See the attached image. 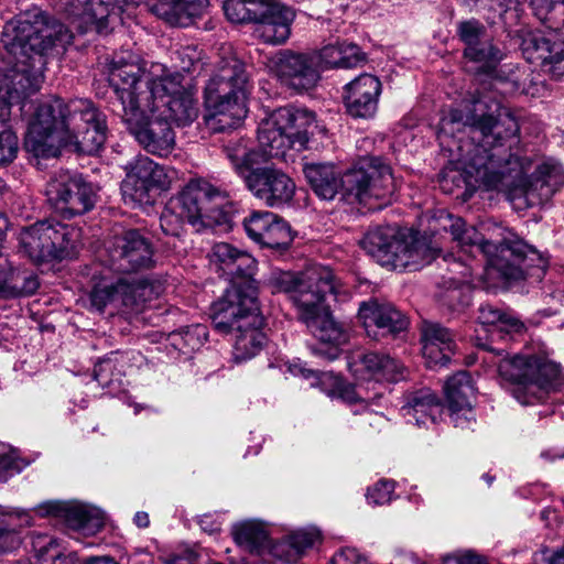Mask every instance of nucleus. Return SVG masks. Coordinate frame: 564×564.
Wrapping results in <instances>:
<instances>
[{
	"label": "nucleus",
	"instance_id": "obj_9",
	"mask_svg": "<svg viewBox=\"0 0 564 564\" xmlns=\"http://www.w3.org/2000/svg\"><path fill=\"white\" fill-rule=\"evenodd\" d=\"M138 68L112 73L109 69V84L122 106V121L137 142L149 153L160 156L169 155L175 147V132L171 123L147 108L131 87L135 84Z\"/></svg>",
	"mask_w": 564,
	"mask_h": 564
},
{
	"label": "nucleus",
	"instance_id": "obj_27",
	"mask_svg": "<svg viewBox=\"0 0 564 564\" xmlns=\"http://www.w3.org/2000/svg\"><path fill=\"white\" fill-rule=\"evenodd\" d=\"M351 373L359 381L395 382L404 379V367L386 354L367 352L349 364Z\"/></svg>",
	"mask_w": 564,
	"mask_h": 564
},
{
	"label": "nucleus",
	"instance_id": "obj_63",
	"mask_svg": "<svg viewBox=\"0 0 564 564\" xmlns=\"http://www.w3.org/2000/svg\"><path fill=\"white\" fill-rule=\"evenodd\" d=\"M516 2V0H486L490 10L502 15Z\"/></svg>",
	"mask_w": 564,
	"mask_h": 564
},
{
	"label": "nucleus",
	"instance_id": "obj_17",
	"mask_svg": "<svg viewBox=\"0 0 564 564\" xmlns=\"http://www.w3.org/2000/svg\"><path fill=\"white\" fill-rule=\"evenodd\" d=\"M208 259L210 268L230 282V286L226 289L225 293L232 289L245 291L251 284L258 295V286L253 279L257 260L250 253L230 243L218 242L213 246Z\"/></svg>",
	"mask_w": 564,
	"mask_h": 564
},
{
	"label": "nucleus",
	"instance_id": "obj_61",
	"mask_svg": "<svg viewBox=\"0 0 564 564\" xmlns=\"http://www.w3.org/2000/svg\"><path fill=\"white\" fill-rule=\"evenodd\" d=\"M12 468H14L13 455L7 445L0 444V471Z\"/></svg>",
	"mask_w": 564,
	"mask_h": 564
},
{
	"label": "nucleus",
	"instance_id": "obj_31",
	"mask_svg": "<svg viewBox=\"0 0 564 564\" xmlns=\"http://www.w3.org/2000/svg\"><path fill=\"white\" fill-rule=\"evenodd\" d=\"M477 321L489 333L490 338L489 344L484 343L480 346L497 356H502L505 348L494 347L492 343L498 338L503 339L512 332L520 333L523 328V324L518 318L488 303L479 306Z\"/></svg>",
	"mask_w": 564,
	"mask_h": 564
},
{
	"label": "nucleus",
	"instance_id": "obj_20",
	"mask_svg": "<svg viewBox=\"0 0 564 564\" xmlns=\"http://www.w3.org/2000/svg\"><path fill=\"white\" fill-rule=\"evenodd\" d=\"M271 69L283 85L297 91L312 89L321 79L316 57L311 53L280 51L271 62Z\"/></svg>",
	"mask_w": 564,
	"mask_h": 564
},
{
	"label": "nucleus",
	"instance_id": "obj_10",
	"mask_svg": "<svg viewBox=\"0 0 564 564\" xmlns=\"http://www.w3.org/2000/svg\"><path fill=\"white\" fill-rule=\"evenodd\" d=\"M315 113L295 106L274 110L258 129V141L271 158H283L289 149H308L311 138L323 133Z\"/></svg>",
	"mask_w": 564,
	"mask_h": 564
},
{
	"label": "nucleus",
	"instance_id": "obj_57",
	"mask_svg": "<svg viewBox=\"0 0 564 564\" xmlns=\"http://www.w3.org/2000/svg\"><path fill=\"white\" fill-rule=\"evenodd\" d=\"M14 269L10 265L9 261L0 256V295L7 297V286L13 276Z\"/></svg>",
	"mask_w": 564,
	"mask_h": 564
},
{
	"label": "nucleus",
	"instance_id": "obj_25",
	"mask_svg": "<svg viewBox=\"0 0 564 564\" xmlns=\"http://www.w3.org/2000/svg\"><path fill=\"white\" fill-rule=\"evenodd\" d=\"M382 84L380 79L368 73L344 86V104L347 112L354 118H372L378 109Z\"/></svg>",
	"mask_w": 564,
	"mask_h": 564
},
{
	"label": "nucleus",
	"instance_id": "obj_62",
	"mask_svg": "<svg viewBox=\"0 0 564 564\" xmlns=\"http://www.w3.org/2000/svg\"><path fill=\"white\" fill-rule=\"evenodd\" d=\"M197 555L194 552L171 555L165 560V564H196Z\"/></svg>",
	"mask_w": 564,
	"mask_h": 564
},
{
	"label": "nucleus",
	"instance_id": "obj_29",
	"mask_svg": "<svg viewBox=\"0 0 564 564\" xmlns=\"http://www.w3.org/2000/svg\"><path fill=\"white\" fill-rule=\"evenodd\" d=\"M34 511L41 517L55 516L63 518L70 528L78 530H99L104 525V516L98 509L79 503L47 501L39 505Z\"/></svg>",
	"mask_w": 564,
	"mask_h": 564
},
{
	"label": "nucleus",
	"instance_id": "obj_2",
	"mask_svg": "<svg viewBox=\"0 0 564 564\" xmlns=\"http://www.w3.org/2000/svg\"><path fill=\"white\" fill-rule=\"evenodd\" d=\"M72 41L73 33L39 8L4 24L1 43L15 62L8 73L0 72V166L10 164L19 151L18 135L9 126L11 106L40 89L46 57Z\"/></svg>",
	"mask_w": 564,
	"mask_h": 564
},
{
	"label": "nucleus",
	"instance_id": "obj_60",
	"mask_svg": "<svg viewBox=\"0 0 564 564\" xmlns=\"http://www.w3.org/2000/svg\"><path fill=\"white\" fill-rule=\"evenodd\" d=\"M45 564H82L75 552L63 554L61 551H54Z\"/></svg>",
	"mask_w": 564,
	"mask_h": 564
},
{
	"label": "nucleus",
	"instance_id": "obj_16",
	"mask_svg": "<svg viewBox=\"0 0 564 564\" xmlns=\"http://www.w3.org/2000/svg\"><path fill=\"white\" fill-rule=\"evenodd\" d=\"M338 293L333 271L327 267L314 265L300 272V282L291 301L296 307L299 319L307 324L329 310L325 303L326 295Z\"/></svg>",
	"mask_w": 564,
	"mask_h": 564
},
{
	"label": "nucleus",
	"instance_id": "obj_37",
	"mask_svg": "<svg viewBox=\"0 0 564 564\" xmlns=\"http://www.w3.org/2000/svg\"><path fill=\"white\" fill-rule=\"evenodd\" d=\"M133 3L134 0H87L84 15L98 33H108L110 22L124 7Z\"/></svg>",
	"mask_w": 564,
	"mask_h": 564
},
{
	"label": "nucleus",
	"instance_id": "obj_13",
	"mask_svg": "<svg viewBox=\"0 0 564 564\" xmlns=\"http://www.w3.org/2000/svg\"><path fill=\"white\" fill-rule=\"evenodd\" d=\"M178 210L197 231L221 226L228 221L224 210L227 196L204 180H193L175 198Z\"/></svg>",
	"mask_w": 564,
	"mask_h": 564
},
{
	"label": "nucleus",
	"instance_id": "obj_21",
	"mask_svg": "<svg viewBox=\"0 0 564 564\" xmlns=\"http://www.w3.org/2000/svg\"><path fill=\"white\" fill-rule=\"evenodd\" d=\"M153 256L151 241L135 229L116 236L109 247L111 264L119 272L151 269L154 265Z\"/></svg>",
	"mask_w": 564,
	"mask_h": 564
},
{
	"label": "nucleus",
	"instance_id": "obj_5",
	"mask_svg": "<svg viewBox=\"0 0 564 564\" xmlns=\"http://www.w3.org/2000/svg\"><path fill=\"white\" fill-rule=\"evenodd\" d=\"M303 173L314 193L325 200L341 194L348 204L379 210L391 203L395 182L391 166L381 158L365 156L341 177L333 164H305Z\"/></svg>",
	"mask_w": 564,
	"mask_h": 564
},
{
	"label": "nucleus",
	"instance_id": "obj_11",
	"mask_svg": "<svg viewBox=\"0 0 564 564\" xmlns=\"http://www.w3.org/2000/svg\"><path fill=\"white\" fill-rule=\"evenodd\" d=\"M360 246L378 263L394 269L417 270L435 258L425 243L416 240L408 241L390 226L369 229L361 239Z\"/></svg>",
	"mask_w": 564,
	"mask_h": 564
},
{
	"label": "nucleus",
	"instance_id": "obj_51",
	"mask_svg": "<svg viewBox=\"0 0 564 564\" xmlns=\"http://www.w3.org/2000/svg\"><path fill=\"white\" fill-rule=\"evenodd\" d=\"M268 549L272 556L288 564L296 563L301 558L290 534L275 543L270 542Z\"/></svg>",
	"mask_w": 564,
	"mask_h": 564
},
{
	"label": "nucleus",
	"instance_id": "obj_45",
	"mask_svg": "<svg viewBox=\"0 0 564 564\" xmlns=\"http://www.w3.org/2000/svg\"><path fill=\"white\" fill-rule=\"evenodd\" d=\"M464 55L468 59L481 64L480 68L484 72L492 70L502 58L501 51L487 37L476 45L465 47Z\"/></svg>",
	"mask_w": 564,
	"mask_h": 564
},
{
	"label": "nucleus",
	"instance_id": "obj_43",
	"mask_svg": "<svg viewBox=\"0 0 564 564\" xmlns=\"http://www.w3.org/2000/svg\"><path fill=\"white\" fill-rule=\"evenodd\" d=\"M533 14L545 28L564 33V0H527Z\"/></svg>",
	"mask_w": 564,
	"mask_h": 564
},
{
	"label": "nucleus",
	"instance_id": "obj_35",
	"mask_svg": "<svg viewBox=\"0 0 564 564\" xmlns=\"http://www.w3.org/2000/svg\"><path fill=\"white\" fill-rule=\"evenodd\" d=\"M223 151L241 180L256 165H259L271 158L268 155L264 148H262V150L252 148V142L246 138L228 140L224 144Z\"/></svg>",
	"mask_w": 564,
	"mask_h": 564
},
{
	"label": "nucleus",
	"instance_id": "obj_58",
	"mask_svg": "<svg viewBox=\"0 0 564 564\" xmlns=\"http://www.w3.org/2000/svg\"><path fill=\"white\" fill-rule=\"evenodd\" d=\"M539 561L543 564H564V545L553 551H541L535 557V563L539 564Z\"/></svg>",
	"mask_w": 564,
	"mask_h": 564
},
{
	"label": "nucleus",
	"instance_id": "obj_15",
	"mask_svg": "<svg viewBox=\"0 0 564 564\" xmlns=\"http://www.w3.org/2000/svg\"><path fill=\"white\" fill-rule=\"evenodd\" d=\"M45 194L50 205L63 218L90 212L98 198L95 186L76 172L59 171L48 181Z\"/></svg>",
	"mask_w": 564,
	"mask_h": 564
},
{
	"label": "nucleus",
	"instance_id": "obj_18",
	"mask_svg": "<svg viewBox=\"0 0 564 564\" xmlns=\"http://www.w3.org/2000/svg\"><path fill=\"white\" fill-rule=\"evenodd\" d=\"M126 178L122 183V192L133 202L149 204L151 193L170 187L171 175L164 166L145 155H138L126 166Z\"/></svg>",
	"mask_w": 564,
	"mask_h": 564
},
{
	"label": "nucleus",
	"instance_id": "obj_56",
	"mask_svg": "<svg viewBox=\"0 0 564 564\" xmlns=\"http://www.w3.org/2000/svg\"><path fill=\"white\" fill-rule=\"evenodd\" d=\"M332 564H370V563L356 549L344 547L333 556Z\"/></svg>",
	"mask_w": 564,
	"mask_h": 564
},
{
	"label": "nucleus",
	"instance_id": "obj_1",
	"mask_svg": "<svg viewBox=\"0 0 564 564\" xmlns=\"http://www.w3.org/2000/svg\"><path fill=\"white\" fill-rule=\"evenodd\" d=\"M484 107L485 102L477 99L473 111L452 109L442 120L444 133H453L455 126H458L457 130L463 126L481 137V144H474L467 151L466 185L501 192L519 210L549 202L564 184L562 165L547 159L528 175L532 169L531 160L512 152V148L520 141L518 120L508 109L498 105L490 112H485Z\"/></svg>",
	"mask_w": 564,
	"mask_h": 564
},
{
	"label": "nucleus",
	"instance_id": "obj_59",
	"mask_svg": "<svg viewBox=\"0 0 564 564\" xmlns=\"http://www.w3.org/2000/svg\"><path fill=\"white\" fill-rule=\"evenodd\" d=\"M443 564H487L479 555L466 553L457 556H447Z\"/></svg>",
	"mask_w": 564,
	"mask_h": 564
},
{
	"label": "nucleus",
	"instance_id": "obj_23",
	"mask_svg": "<svg viewBox=\"0 0 564 564\" xmlns=\"http://www.w3.org/2000/svg\"><path fill=\"white\" fill-rule=\"evenodd\" d=\"M243 227L250 239L271 249H285L293 240L290 225L271 212H252Z\"/></svg>",
	"mask_w": 564,
	"mask_h": 564
},
{
	"label": "nucleus",
	"instance_id": "obj_32",
	"mask_svg": "<svg viewBox=\"0 0 564 564\" xmlns=\"http://www.w3.org/2000/svg\"><path fill=\"white\" fill-rule=\"evenodd\" d=\"M534 371L527 384L519 386L516 390V399L521 404H532L535 401L545 399L547 392L554 389L560 376V368L557 365L544 361L535 356Z\"/></svg>",
	"mask_w": 564,
	"mask_h": 564
},
{
	"label": "nucleus",
	"instance_id": "obj_36",
	"mask_svg": "<svg viewBox=\"0 0 564 564\" xmlns=\"http://www.w3.org/2000/svg\"><path fill=\"white\" fill-rule=\"evenodd\" d=\"M319 68H354L366 61L360 47L352 43L330 44L318 52H312Z\"/></svg>",
	"mask_w": 564,
	"mask_h": 564
},
{
	"label": "nucleus",
	"instance_id": "obj_48",
	"mask_svg": "<svg viewBox=\"0 0 564 564\" xmlns=\"http://www.w3.org/2000/svg\"><path fill=\"white\" fill-rule=\"evenodd\" d=\"M185 216L178 210L177 203L172 200L161 214L160 226L170 236H180L185 224Z\"/></svg>",
	"mask_w": 564,
	"mask_h": 564
},
{
	"label": "nucleus",
	"instance_id": "obj_8",
	"mask_svg": "<svg viewBox=\"0 0 564 564\" xmlns=\"http://www.w3.org/2000/svg\"><path fill=\"white\" fill-rule=\"evenodd\" d=\"M212 321L218 332L232 336L236 362L249 360L262 349L265 340L261 330L263 318L253 285L245 291L232 289L224 293L213 304Z\"/></svg>",
	"mask_w": 564,
	"mask_h": 564
},
{
	"label": "nucleus",
	"instance_id": "obj_28",
	"mask_svg": "<svg viewBox=\"0 0 564 564\" xmlns=\"http://www.w3.org/2000/svg\"><path fill=\"white\" fill-rule=\"evenodd\" d=\"M444 391L455 426L467 427L474 420L470 399L476 391L470 373L467 371L455 373L446 381Z\"/></svg>",
	"mask_w": 564,
	"mask_h": 564
},
{
	"label": "nucleus",
	"instance_id": "obj_64",
	"mask_svg": "<svg viewBox=\"0 0 564 564\" xmlns=\"http://www.w3.org/2000/svg\"><path fill=\"white\" fill-rule=\"evenodd\" d=\"M202 530L208 532L209 534L218 532L220 527L217 522L213 521L209 516H204L198 521Z\"/></svg>",
	"mask_w": 564,
	"mask_h": 564
},
{
	"label": "nucleus",
	"instance_id": "obj_47",
	"mask_svg": "<svg viewBox=\"0 0 564 564\" xmlns=\"http://www.w3.org/2000/svg\"><path fill=\"white\" fill-rule=\"evenodd\" d=\"M39 288L37 278L14 270L10 284L7 286V297H18L33 294Z\"/></svg>",
	"mask_w": 564,
	"mask_h": 564
},
{
	"label": "nucleus",
	"instance_id": "obj_26",
	"mask_svg": "<svg viewBox=\"0 0 564 564\" xmlns=\"http://www.w3.org/2000/svg\"><path fill=\"white\" fill-rule=\"evenodd\" d=\"M295 12L275 0H268L254 21L253 35L265 44H283L291 34Z\"/></svg>",
	"mask_w": 564,
	"mask_h": 564
},
{
	"label": "nucleus",
	"instance_id": "obj_40",
	"mask_svg": "<svg viewBox=\"0 0 564 564\" xmlns=\"http://www.w3.org/2000/svg\"><path fill=\"white\" fill-rule=\"evenodd\" d=\"M207 6L208 0H158L152 10L166 22L176 24L184 15H200Z\"/></svg>",
	"mask_w": 564,
	"mask_h": 564
},
{
	"label": "nucleus",
	"instance_id": "obj_38",
	"mask_svg": "<svg viewBox=\"0 0 564 564\" xmlns=\"http://www.w3.org/2000/svg\"><path fill=\"white\" fill-rule=\"evenodd\" d=\"M231 535L240 547L250 553L260 554L270 545L269 533L258 521L248 520L234 524Z\"/></svg>",
	"mask_w": 564,
	"mask_h": 564
},
{
	"label": "nucleus",
	"instance_id": "obj_4",
	"mask_svg": "<svg viewBox=\"0 0 564 564\" xmlns=\"http://www.w3.org/2000/svg\"><path fill=\"white\" fill-rule=\"evenodd\" d=\"M31 110L24 147L36 158H56L61 148L68 144L83 153L93 154L106 142V116L90 99L64 101L54 98L36 104L23 100L22 113Z\"/></svg>",
	"mask_w": 564,
	"mask_h": 564
},
{
	"label": "nucleus",
	"instance_id": "obj_33",
	"mask_svg": "<svg viewBox=\"0 0 564 564\" xmlns=\"http://www.w3.org/2000/svg\"><path fill=\"white\" fill-rule=\"evenodd\" d=\"M305 325L322 344L332 345L326 348L323 346L313 347L312 352L328 361L337 359L339 356L338 346L346 340V336L341 326L333 318L330 311L322 313L321 316L314 317Z\"/></svg>",
	"mask_w": 564,
	"mask_h": 564
},
{
	"label": "nucleus",
	"instance_id": "obj_39",
	"mask_svg": "<svg viewBox=\"0 0 564 564\" xmlns=\"http://www.w3.org/2000/svg\"><path fill=\"white\" fill-rule=\"evenodd\" d=\"M500 377L509 382L511 393L516 398V390L519 386L527 384L534 371L533 356L514 355L513 357H503L497 364Z\"/></svg>",
	"mask_w": 564,
	"mask_h": 564
},
{
	"label": "nucleus",
	"instance_id": "obj_42",
	"mask_svg": "<svg viewBox=\"0 0 564 564\" xmlns=\"http://www.w3.org/2000/svg\"><path fill=\"white\" fill-rule=\"evenodd\" d=\"M207 327L194 324L172 332L169 335L170 345L180 352L187 355L199 349L207 340Z\"/></svg>",
	"mask_w": 564,
	"mask_h": 564
},
{
	"label": "nucleus",
	"instance_id": "obj_44",
	"mask_svg": "<svg viewBox=\"0 0 564 564\" xmlns=\"http://www.w3.org/2000/svg\"><path fill=\"white\" fill-rule=\"evenodd\" d=\"M268 0H226L224 11L227 19L234 23L253 22L261 14Z\"/></svg>",
	"mask_w": 564,
	"mask_h": 564
},
{
	"label": "nucleus",
	"instance_id": "obj_49",
	"mask_svg": "<svg viewBox=\"0 0 564 564\" xmlns=\"http://www.w3.org/2000/svg\"><path fill=\"white\" fill-rule=\"evenodd\" d=\"M300 282V273L273 270L269 276L268 283L273 293H286L292 300L297 284Z\"/></svg>",
	"mask_w": 564,
	"mask_h": 564
},
{
	"label": "nucleus",
	"instance_id": "obj_7",
	"mask_svg": "<svg viewBox=\"0 0 564 564\" xmlns=\"http://www.w3.org/2000/svg\"><path fill=\"white\" fill-rule=\"evenodd\" d=\"M246 65L228 47H221L204 90L206 126L213 132L236 128L247 116Z\"/></svg>",
	"mask_w": 564,
	"mask_h": 564
},
{
	"label": "nucleus",
	"instance_id": "obj_6",
	"mask_svg": "<svg viewBox=\"0 0 564 564\" xmlns=\"http://www.w3.org/2000/svg\"><path fill=\"white\" fill-rule=\"evenodd\" d=\"M138 68L132 89L147 108L153 109L169 122L187 126L198 117V105L193 90L183 85L184 77L171 73L162 64L148 63L130 52L117 54L110 63L112 73Z\"/></svg>",
	"mask_w": 564,
	"mask_h": 564
},
{
	"label": "nucleus",
	"instance_id": "obj_50",
	"mask_svg": "<svg viewBox=\"0 0 564 564\" xmlns=\"http://www.w3.org/2000/svg\"><path fill=\"white\" fill-rule=\"evenodd\" d=\"M458 35L466 47H470L486 39V29L479 21L471 19L458 24Z\"/></svg>",
	"mask_w": 564,
	"mask_h": 564
},
{
	"label": "nucleus",
	"instance_id": "obj_34",
	"mask_svg": "<svg viewBox=\"0 0 564 564\" xmlns=\"http://www.w3.org/2000/svg\"><path fill=\"white\" fill-rule=\"evenodd\" d=\"M401 413L409 423L417 426L425 425L429 421L434 423L441 414V402L431 389L423 388L405 397Z\"/></svg>",
	"mask_w": 564,
	"mask_h": 564
},
{
	"label": "nucleus",
	"instance_id": "obj_53",
	"mask_svg": "<svg viewBox=\"0 0 564 564\" xmlns=\"http://www.w3.org/2000/svg\"><path fill=\"white\" fill-rule=\"evenodd\" d=\"M31 544L41 564L48 562L50 555L57 550L56 540L47 534H33Z\"/></svg>",
	"mask_w": 564,
	"mask_h": 564
},
{
	"label": "nucleus",
	"instance_id": "obj_54",
	"mask_svg": "<svg viewBox=\"0 0 564 564\" xmlns=\"http://www.w3.org/2000/svg\"><path fill=\"white\" fill-rule=\"evenodd\" d=\"M290 536L302 557L307 549L313 547L321 540V532L316 528H307L294 531Z\"/></svg>",
	"mask_w": 564,
	"mask_h": 564
},
{
	"label": "nucleus",
	"instance_id": "obj_52",
	"mask_svg": "<svg viewBox=\"0 0 564 564\" xmlns=\"http://www.w3.org/2000/svg\"><path fill=\"white\" fill-rule=\"evenodd\" d=\"M394 484L391 480H379L373 487L368 489L367 500L370 505L382 506L392 500Z\"/></svg>",
	"mask_w": 564,
	"mask_h": 564
},
{
	"label": "nucleus",
	"instance_id": "obj_30",
	"mask_svg": "<svg viewBox=\"0 0 564 564\" xmlns=\"http://www.w3.org/2000/svg\"><path fill=\"white\" fill-rule=\"evenodd\" d=\"M421 343L422 354L429 367L445 366L456 348L451 330L435 322L422 323Z\"/></svg>",
	"mask_w": 564,
	"mask_h": 564
},
{
	"label": "nucleus",
	"instance_id": "obj_46",
	"mask_svg": "<svg viewBox=\"0 0 564 564\" xmlns=\"http://www.w3.org/2000/svg\"><path fill=\"white\" fill-rule=\"evenodd\" d=\"M118 357H107L96 364L94 368V379L99 383L100 387H110L113 382H119L121 378V371L117 369Z\"/></svg>",
	"mask_w": 564,
	"mask_h": 564
},
{
	"label": "nucleus",
	"instance_id": "obj_19",
	"mask_svg": "<svg viewBox=\"0 0 564 564\" xmlns=\"http://www.w3.org/2000/svg\"><path fill=\"white\" fill-rule=\"evenodd\" d=\"M242 182L248 191L268 207L283 206L295 193L293 180L282 170L270 165H256Z\"/></svg>",
	"mask_w": 564,
	"mask_h": 564
},
{
	"label": "nucleus",
	"instance_id": "obj_24",
	"mask_svg": "<svg viewBox=\"0 0 564 564\" xmlns=\"http://www.w3.org/2000/svg\"><path fill=\"white\" fill-rule=\"evenodd\" d=\"M524 58L540 64L542 70L555 79L564 76V41H552L541 32L528 33L521 43Z\"/></svg>",
	"mask_w": 564,
	"mask_h": 564
},
{
	"label": "nucleus",
	"instance_id": "obj_12",
	"mask_svg": "<svg viewBox=\"0 0 564 564\" xmlns=\"http://www.w3.org/2000/svg\"><path fill=\"white\" fill-rule=\"evenodd\" d=\"M163 292L164 285L159 280L122 276L110 284L96 286L90 293V304L99 313L108 306L122 313H137Z\"/></svg>",
	"mask_w": 564,
	"mask_h": 564
},
{
	"label": "nucleus",
	"instance_id": "obj_41",
	"mask_svg": "<svg viewBox=\"0 0 564 564\" xmlns=\"http://www.w3.org/2000/svg\"><path fill=\"white\" fill-rule=\"evenodd\" d=\"M318 378L322 382H326L327 380L332 382L333 388L327 391L328 395L332 398H338L349 404L358 402L368 404L370 401L381 395V392H376L373 395H369L367 389L364 388L361 383L352 386L345 382L341 377L333 376L332 373L323 372Z\"/></svg>",
	"mask_w": 564,
	"mask_h": 564
},
{
	"label": "nucleus",
	"instance_id": "obj_55",
	"mask_svg": "<svg viewBox=\"0 0 564 564\" xmlns=\"http://www.w3.org/2000/svg\"><path fill=\"white\" fill-rule=\"evenodd\" d=\"M21 542L20 533L14 528L0 527V554L17 550Z\"/></svg>",
	"mask_w": 564,
	"mask_h": 564
},
{
	"label": "nucleus",
	"instance_id": "obj_22",
	"mask_svg": "<svg viewBox=\"0 0 564 564\" xmlns=\"http://www.w3.org/2000/svg\"><path fill=\"white\" fill-rule=\"evenodd\" d=\"M358 316L369 337L395 338L408 329V318L391 303L369 300L359 306Z\"/></svg>",
	"mask_w": 564,
	"mask_h": 564
},
{
	"label": "nucleus",
	"instance_id": "obj_3",
	"mask_svg": "<svg viewBox=\"0 0 564 564\" xmlns=\"http://www.w3.org/2000/svg\"><path fill=\"white\" fill-rule=\"evenodd\" d=\"M448 229L453 240L457 242L459 256L446 253L444 261L448 262L449 271L460 274V279L449 278L451 285L444 291L443 301L452 311H460L470 304V289L467 279L473 275L475 268L468 259L484 254L508 280L533 279L540 282L545 274L547 260L534 247L520 238L510 236L500 240L485 239L474 227H466L460 217L446 215ZM447 229V226H444Z\"/></svg>",
	"mask_w": 564,
	"mask_h": 564
},
{
	"label": "nucleus",
	"instance_id": "obj_14",
	"mask_svg": "<svg viewBox=\"0 0 564 564\" xmlns=\"http://www.w3.org/2000/svg\"><path fill=\"white\" fill-rule=\"evenodd\" d=\"M78 238L79 232L74 227L54 220H42L22 230L20 243L30 259L44 262L74 254Z\"/></svg>",
	"mask_w": 564,
	"mask_h": 564
}]
</instances>
